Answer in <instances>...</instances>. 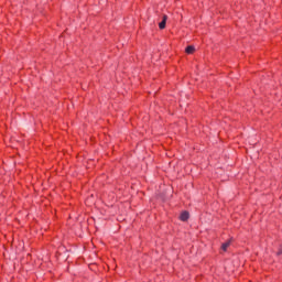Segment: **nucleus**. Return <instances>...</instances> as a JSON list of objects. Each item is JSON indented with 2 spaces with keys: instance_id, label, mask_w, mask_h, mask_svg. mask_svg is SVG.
I'll use <instances>...</instances> for the list:
<instances>
[{
  "instance_id": "f257e3e1",
  "label": "nucleus",
  "mask_w": 282,
  "mask_h": 282,
  "mask_svg": "<svg viewBox=\"0 0 282 282\" xmlns=\"http://www.w3.org/2000/svg\"><path fill=\"white\" fill-rule=\"evenodd\" d=\"M166 21H169V15L164 14L162 17V21L159 23L160 30H164V28H166Z\"/></svg>"
},
{
  "instance_id": "f03ea898",
  "label": "nucleus",
  "mask_w": 282,
  "mask_h": 282,
  "mask_svg": "<svg viewBox=\"0 0 282 282\" xmlns=\"http://www.w3.org/2000/svg\"><path fill=\"white\" fill-rule=\"evenodd\" d=\"M189 215L188 212H183L180 216L181 221H187Z\"/></svg>"
},
{
  "instance_id": "7ed1b4c3",
  "label": "nucleus",
  "mask_w": 282,
  "mask_h": 282,
  "mask_svg": "<svg viewBox=\"0 0 282 282\" xmlns=\"http://www.w3.org/2000/svg\"><path fill=\"white\" fill-rule=\"evenodd\" d=\"M185 52H186V54H193V52H195V46H193V45L187 46Z\"/></svg>"
},
{
  "instance_id": "20e7f679",
  "label": "nucleus",
  "mask_w": 282,
  "mask_h": 282,
  "mask_svg": "<svg viewBox=\"0 0 282 282\" xmlns=\"http://www.w3.org/2000/svg\"><path fill=\"white\" fill-rule=\"evenodd\" d=\"M230 247V240L227 242H224L221 246V250H224V252H226L228 250V248Z\"/></svg>"
},
{
  "instance_id": "39448f33",
  "label": "nucleus",
  "mask_w": 282,
  "mask_h": 282,
  "mask_svg": "<svg viewBox=\"0 0 282 282\" xmlns=\"http://www.w3.org/2000/svg\"><path fill=\"white\" fill-rule=\"evenodd\" d=\"M278 254H282V245L280 246V249L278 251Z\"/></svg>"
}]
</instances>
